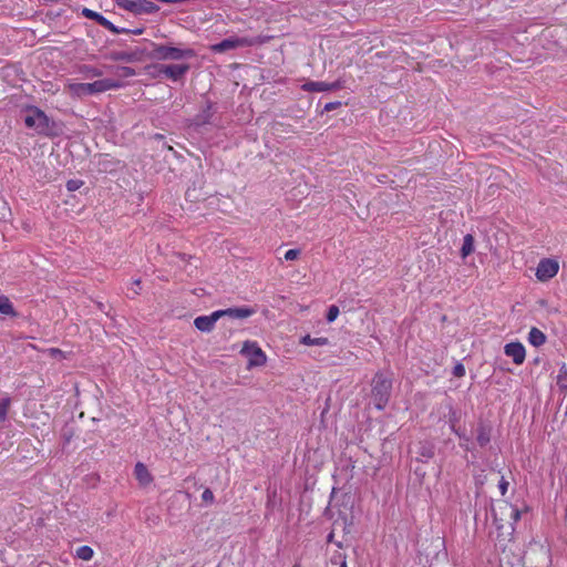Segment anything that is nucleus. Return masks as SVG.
Segmentation results:
<instances>
[{
  "mask_svg": "<svg viewBox=\"0 0 567 567\" xmlns=\"http://www.w3.org/2000/svg\"><path fill=\"white\" fill-rule=\"evenodd\" d=\"M140 284H141V280H140V279H135V280L133 281V286H134V287H138V286H140Z\"/></svg>",
  "mask_w": 567,
  "mask_h": 567,
  "instance_id": "nucleus-40",
  "label": "nucleus"
},
{
  "mask_svg": "<svg viewBox=\"0 0 567 567\" xmlns=\"http://www.w3.org/2000/svg\"><path fill=\"white\" fill-rule=\"evenodd\" d=\"M11 401L9 398H3L0 400V422L7 419L8 410L10 408Z\"/></svg>",
  "mask_w": 567,
  "mask_h": 567,
  "instance_id": "nucleus-25",
  "label": "nucleus"
},
{
  "mask_svg": "<svg viewBox=\"0 0 567 567\" xmlns=\"http://www.w3.org/2000/svg\"><path fill=\"white\" fill-rule=\"evenodd\" d=\"M252 41L248 38L230 37L224 39L219 43L210 45V50L215 53H224L226 51L235 50L237 48L251 45Z\"/></svg>",
  "mask_w": 567,
  "mask_h": 567,
  "instance_id": "nucleus-7",
  "label": "nucleus"
},
{
  "mask_svg": "<svg viewBox=\"0 0 567 567\" xmlns=\"http://www.w3.org/2000/svg\"><path fill=\"white\" fill-rule=\"evenodd\" d=\"M94 555L93 549L90 546L83 545L76 549V557L82 560H90Z\"/></svg>",
  "mask_w": 567,
  "mask_h": 567,
  "instance_id": "nucleus-22",
  "label": "nucleus"
},
{
  "mask_svg": "<svg viewBox=\"0 0 567 567\" xmlns=\"http://www.w3.org/2000/svg\"><path fill=\"white\" fill-rule=\"evenodd\" d=\"M504 353L513 359L517 365L522 364L526 358L525 347L520 342H511L504 347Z\"/></svg>",
  "mask_w": 567,
  "mask_h": 567,
  "instance_id": "nucleus-11",
  "label": "nucleus"
},
{
  "mask_svg": "<svg viewBox=\"0 0 567 567\" xmlns=\"http://www.w3.org/2000/svg\"><path fill=\"white\" fill-rule=\"evenodd\" d=\"M189 70L188 64H168L159 65V73L165 75L172 81L181 80Z\"/></svg>",
  "mask_w": 567,
  "mask_h": 567,
  "instance_id": "nucleus-10",
  "label": "nucleus"
},
{
  "mask_svg": "<svg viewBox=\"0 0 567 567\" xmlns=\"http://www.w3.org/2000/svg\"><path fill=\"white\" fill-rule=\"evenodd\" d=\"M219 312L214 311L209 316H200L194 320L195 327L202 332H210L216 321L219 319Z\"/></svg>",
  "mask_w": 567,
  "mask_h": 567,
  "instance_id": "nucleus-13",
  "label": "nucleus"
},
{
  "mask_svg": "<svg viewBox=\"0 0 567 567\" xmlns=\"http://www.w3.org/2000/svg\"><path fill=\"white\" fill-rule=\"evenodd\" d=\"M474 251V237L471 234L465 235L463 239V245L461 248V255L463 258H466Z\"/></svg>",
  "mask_w": 567,
  "mask_h": 567,
  "instance_id": "nucleus-17",
  "label": "nucleus"
},
{
  "mask_svg": "<svg viewBox=\"0 0 567 567\" xmlns=\"http://www.w3.org/2000/svg\"><path fill=\"white\" fill-rule=\"evenodd\" d=\"M498 488L501 491V494L504 496L508 488V482L505 480L504 476H502L501 481L498 482Z\"/></svg>",
  "mask_w": 567,
  "mask_h": 567,
  "instance_id": "nucleus-33",
  "label": "nucleus"
},
{
  "mask_svg": "<svg viewBox=\"0 0 567 567\" xmlns=\"http://www.w3.org/2000/svg\"><path fill=\"white\" fill-rule=\"evenodd\" d=\"M206 122H207V120H206V118H204V120H196V124H197V125L204 124V123H206Z\"/></svg>",
  "mask_w": 567,
  "mask_h": 567,
  "instance_id": "nucleus-39",
  "label": "nucleus"
},
{
  "mask_svg": "<svg viewBox=\"0 0 567 567\" xmlns=\"http://www.w3.org/2000/svg\"><path fill=\"white\" fill-rule=\"evenodd\" d=\"M80 72L85 79L100 78L103 75V72L100 69L91 65H83Z\"/></svg>",
  "mask_w": 567,
  "mask_h": 567,
  "instance_id": "nucleus-20",
  "label": "nucleus"
},
{
  "mask_svg": "<svg viewBox=\"0 0 567 567\" xmlns=\"http://www.w3.org/2000/svg\"><path fill=\"white\" fill-rule=\"evenodd\" d=\"M392 380L382 372L375 373L371 382V399L378 410H383L391 396Z\"/></svg>",
  "mask_w": 567,
  "mask_h": 567,
  "instance_id": "nucleus-2",
  "label": "nucleus"
},
{
  "mask_svg": "<svg viewBox=\"0 0 567 567\" xmlns=\"http://www.w3.org/2000/svg\"><path fill=\"white\" fill-rule=\"evenodd\" d=\"M82 185H83V182H82V181H80V179H70V181L66 183V188H68V190H70V192H75V190H78Z\"/></svg>",
  "mask_w": 567,
  "mask_h": 567,
  "instance_id": "nucleus-28",
  "label": "nucleus"
},
{
  "mask_svg": "<svg viewBox=\"0 0 567 567\" xmlns=\"http://www.w3.org/2000/svg\"><path fill=\"white\" fill-rule=\"evenodd\" d=\"M112 60L133 62L136 60V55L133 52H114L112 54Z\"/></svg>",
  "mask_w": 567,
  "mask_h": 567,
  "instance_id": "nucleus-24",
  "label": "nucleus"
},
{
  "mask_svg": "<svg viewBox=\"0 0 567 567\" xmlns=\"http://www.w3.org/2000/svg\"><path fill=\"white\" fill-rule=\"evenodd\" d=\"M101 25L115 34L120 33V30L107 19H105V24H101Z\"/></svg>",
  "mask_w": 567,
  "mask_h": 567,
  "instance_id": "nucleus-34",
  "label": "nucleus"
},
{
  "mask_svg": "<svg viewBox=\"0 0 567 567\" xmlns=\"http://www.w3.org/2000/svg\"><path fill=\"white\" fill-rule=\"evenodd\" d=\"M293 567H300L299 565H295Z\"/></svg>",
  "mask_w": 567,
  "mask_h": 567,
  "instance_id": "nucleus-45",
  "label": "nucleus"
},
{
  "mask_svg": "<svg viewBox=\"0 0 567 567\" xmlns=\"http://www.w3.org/2000/svg\"><path fill=\"white\" fill-rule=\"evenodd\" d=\"M302 90L307 92H324V91H336L341 87L340 81L327 83L322 81H309L302 84Z\"/></svg>",
  "mask_w": 567,
  "mask_h": 567,
  "instance_id": "nucleus-12",
  "label": "nucleus"
},
{
  "mask_svg": "<svg viewBox=\"0 0 567 567\" xmlns=\"http://www.w3.org/2000/svg\"><path fill=\"white\" fill-rule=\"evenodd\" d=\"M476 441L480 446H485L491 441V431L485 425H480L477 429Z\"/></svg>",
  "mask_w": 567,
  "mask_h": 567,
  "instance_id": "nucleus-19",
  "label": "nucleus"
},
{
  "mask_svg": "<svg viewBox=\"0 0 567 567\" xmlns=\"http://www.w3.org/2000/svg\"><path fill=\"white\" fill-rule=\"evenodd\" d=\"M558 270V261L554 259H542L536 269V277L539 281H547L554 278Z\"/></svg>",
  "mask_w": 567,
  "mask_h": 567,
  "instance_id": "nucleus-8",
  "label": "nucleus"
},
{
  "mask_svg": "<svg viewBox=\"0 0 567 567\" xmlns=\"http://www.w3.org/2000/svg\"><path fill=\"white\" fill-rule=\"evenodd\" d=\"M465 443H461V446H465V444L468 442V439H464Z\"/></svg>",
  "mask_w": 567,
  "mask_h": 567,
  "instance_id": "nucleus-44",
  "label": "nucleus"
},
{
  "mask_svg": "<svg viewBox=\"0 0 567 567\" xmlns=\"http://www.w3.org/2000/svg\"><path fill=\"white\" fill-rule=\"evenodd\" d=\"M422 457L431 458L434 455L433 447L432 446H422L420 452Z\"/></svg>",
  "mask_w": 567,
  "mask_h": 567,
  "instance_id": "nucleus-30",
  "label": "nucleus"
},
{
  "mask_svg": "<svg viewBox=\"0 0 567 567\" xmlns=\"http://www.w3.org/2000/svg\"><path fill=\"white\" fill-rule=\"evenodd\" d=\"M0 313L7 316H16V311L9 298L4 295H0Z\"/></svg>",
  "mask_w": 567,
  "mask_h": 567,
  "instance_id": "nucleus-18",
  "label": "nucleus"
},
{
  "mask_svg": "<svg viewBox=\"0 0 567 567\" xmlns=\"http://www.w3.org/2000/svg\"><path fill=\"white\" fill-rule=\"evenodd\" d=\"M53 354H60L61 353V350L59 349H51L50 350Z\"/></svg>",
  "mask_w": 567,
  "mask_h": 567,
  "instance_id": "nucleus-41",
  "label": "nucleus"
},
{
  "mask_svg": "<svg viewBox=\"0 0 567 567\" xmlns=\"http://www.w3.org/2000/svg\"><path fill=\"white\" fill-rule=\"evenodd\" d=\"M28 127L34 128L39 134H47L50 131V118L38 107L29 110L24 117Z\"/></svg>",
  "mask_w": 567,
  "mask_h": 567,
  "instance_id": "nucleus-5",
  "label": "nucleus"
},
{
  "mask_svg": "<svg viewBox=\"0 0 567 567\" xmlns=\"http://www.w3.org/2000/svg\"><path fill=\"white\" fill-rule=\"evenodd\" d=\"M546 336L538 328L533 327L528 333V342L538 348L546 342Z\"/></svg>",
  "mask_w": 567,
  "mask_h": 567,
  "instance_id": "nucleus-16",
  "label": "nucleus"
},
{
  "mask_svg": "<svg viewBox=\"0 0 567 567\" xmlns=\"http://www.w3.org/2000/svg\"><path fill=\"white\" fill-rule=\"evenodd\" d=\"M202 499L206 503H213L214 502V494L209 488H206L202 494Z\"/></svg>",
  "mask_w": 567,
  "mask_h": 567,
  "instance_id": "nucleus-32",
  "label": "nucleus"
},
{
  "mask_svg": "<svg viewBox=\"0 0 567 567\" xmlns=\"http://www.w3.org/2000/svg\"><path fill=\"white\" fill-rule=\"evenodd\" d=\"M453 375L456 377V378H462L464 377L465 374V368L462 363H457L454 368H453Z\"/></svg>",
  "mask_w": 567,
  "mask_h": 567,
  "instance_id": "nucleus-31",
  "label": "nucleus"
},
{
  "mask_svg": "<svg viewBox=\"0 0 567 567\" xmlns=\"http://www.w3.org/2000/svg\"><path fill=\"white\" fill-rule=\"evenodd\" d=\"M133 32H134L135 34H141V33H142V30H141V29H138V30H135V31H133Z\"/></svg>",
  "mask_w": 567,
  "mask_h": 567,
  "instance_id": "nucleus-43",
  "label": "nucleus"
},
{
  "mask_svg": "<svg viewBox=\"0 0 567 567\" xmlns=\"http://www.w3.org/2000/svg\"><path fill=\"white\" fill-rule=\"evenodd\" d=\"M243 353L249 358V365L260 367L266 362V355L255 342H245Z\"/></svg>",
  "mask_w": 567,
  "mask_h": 567,
  "instance_id": "nucleus-9",
  "label": "nucleus"
},
{
  "mask_svg": "<svg viewBox=\"0 0 567 567\" xmlns=\"http://www.w3.org/2000/svg\"><path fill=\"white\" fill-rule=\"evenodd\" d=\"M299 255H300L299 249H289L285 254V259L286 260H296L299 257Z\"/></svg>",
  "mask_w": 567,
  "mask_h": 567,
  "instance_id": "nucleus-29",
  "label": "nucleus"
},
{
  "mask_svg": "<svg viewBox=\"0 0 567 567\" xmlns=\"http://www.w3.org/2000/svg\"><path fill=\"white\" fill-rule=\"evenodd\" d=\"M134 474H135V477L136 480L138 481V483L142 485V486H147L152 483L153 481V476L152 474L150 473V471L147 470V467L138 462L136 465H135V468H134Z\"/></svg>",
  "mask_w": 567,
  "mask_h": 567,
  "instance_id": "nucleus-15",
  "label": "nucleus"
},
{
  "mask_svg": "<svg viewBox=\"0 0 567 567\" xmlns=\"http://www.w3.org/2000/svg\"><path fill=\"white\" fill-rule=\"evenodd\" d=\"M134 295H138V290L136 288H132Z\"/></svg>",
  "mask_w": 567,
  "mask_h": 567,
  "instance_id": "nucleus-42",
  "label": "nucleus"
},
{
  "mask_svg": "<svg viewBox=\"0 0 567 567\" xmlns=\"http://www.w3.org/2000/svg\"><path fill=\"white\" fill-rule=\"evenodd\" d=\"M219 318L229 317L233 319H245L255 313V310L248 307L228 308L224 310H217Z\"/></svg>",
  "mask_w": 567,
  "mask_h": 567,
  "instance_id": "nucleus-14",
  "label": "nucleus"
},
{
  "mask_svg": "<svg viewBox=\"0 0 567 567\" xmlns=\"http://www.w3.org/2000/svg\"><path fill=\"white\" fill-rule=\"evenodd\" d=\"M339 313L340 311L337 306H330L327 312V321L333 322L338 318Z\"/></svg>",
  "mask_w": 567,
  "mask_h": 567,
  "instance_id": "nucleus-27",
  "label": "nucleus"
},
{
  "mask_svg": "<svg viewBox=\"0 0 567 567\" xmlns=\"http://www.w3.org/2000/svg\"><path fill=\"white\" fill-rule=\"evenodd\" d=\"M492 515L497 528H503L504 522L508 518V524L514 529L513 525L520 519V511L507 502H503L496 508H493Z\"/></svg>",
  "mask_w": 567,
  "mask_h": 567,
  "instance_id": "nucleus-4",
  "label": "nucleus"
},
{
  "mask_svg": "<svg viewBox=\"0 0 567 567\" xmlns=\"http://www.w3.org/2000/svg\"><path fill=\"white\" fill-rule=\"evenodd\" d=\"M341 106V102L337 101V102H329L324 105L323 107V112H330V111H333L336 110L337 107Z\"/></svg>",
  "mask_w": 567,
  "mask_h": 567,
  "instance_id": "nucleus-35",
  "label": "nucleus"
},
{
  "mask_svg": "<svg viewBox=\"0 0 567 567\" xmlns=\"http://www.w3.org/2000/svg\"><path fill=\"white\" fill-rule=\"evenodd\" d=\"M105 17H103L102 14H100L99 12L95 13L93 20L96 21L100 25L101 24H105Z\"/></svg>",
  "mask_w": 567,
  "mask_h": 567,
  "instance_id": "nucleus-37",
  "label": "nucleus"
},
{
  "mask_svg": "<svg viewBox=\"0 0 567 567\" xmlns=\"http://www.w3.org/2000/svg\"><path fill=\"white\" fill-rule=\"evenodd\" d=\"M196 55L193 49H181L173 45L154 44L152 58L156 60H173L179 61L183 59L194 58Z\"/></svg>",
  "mask_w": 567,
  "mask_h": 567,
  "instance_id": "nucleus-3",
  "label": "nucleus"
},
{
  "mask_svg": "<svg viewBox=\"0 0 567 567\" xmlns=\"http://www.w3.org/2000/svg\"><path fill=\"white\" fill-rule=\"evenodd\" d=\"M328 339L327 338H311L310 336H305L302 339H301V343L302 344H306V346H326L328 344Z\"/></svg>",
  "mask_w": 567,
  "mask_h": 567,
  "instance_id": "nucleus-23",
  "label": "nucleus"
},
{
  "mask_svg": "<svg viewBox=\"0 0 567 567\" xmlns=\"http://www.w3.org/2000/svg\"><path fill=\"white\" fill-rule=\"evenodd\" d=\"M557 385L566 391L567 390V365L563 363L559 368V372L557 375Z\"/></svg>",
  "mask_w": 567,
  "mask_h": 567,
  "instance_id": "nucleus-21",
  "label": "nucleus"
},
{
  "mask_svg": "<svg viewBox=\"0 0 567 567\" xmlns=\"http://www.w3.org/2000/svg\"><path fill=\"white\" fill-rule=\"evenodd\" d=\"M117 6L135 14H151L159 10L158 6L148 0H117Z\"/></svg>",
  "mask_w": 567,
  "mask_h": 567,
  "instance_id": "nucleus-6",
  "label": "nucleus"
},
{
  "mask_svg": "<svg viewBox=\"0 0 567 567\" xmlns=\"http://www.w3.org/2000/svg\"><path fill=\"white\" fill-rule=\"evenodd\" d=\"M115 73L120 78H131V76H134L136 74L135 70L130 68V66H118V68H116Z\"/></svg>",
  "mask_w": 567,
  "mask_h": 567,
  "instance_id": "nucleus-26",
  "label": "nucleus"
},
{
  "mask_svg": "<svg viewBox=\"0 0 567 567\" xmlns=\"http://www.w3.org/2000/svg\"><path fill=\"white\" fill-rule=\"evenodd\" d=\"M327 540H328L329 543H334V533H333V532H331V533L328 535Z\"/></svg>",
  "mask_w": 567,
  "mask_h": 567,
  "instance_id": "nucleus-38",
  "label": "nucleus"
},
{
  "mask_svg": "<svg viewBox=\"0 0 567 567\" xmlns=\"http://www.w3.org/2000/svg\"><path fill=\"white\" fill-rule=\"evenodd\" d=\"M123 83L118 80L103 79L92 83H69V92L76 97L103 93L110 90L120 89Z\"/></svg>",
  "mask_w": 567,
  "mask_h": 567,
  "instance_id": "nucleus-1",
  "label": "nucleus"
},
{
  "mask_svg": "<svg viewBox=\"0 0 567 567\" xmlns=\"http://www.w3.org/2000/svg\"><path fill=\"white\" fill-rule=\"evenodd\" d=\"M95 13H96L95 11H93V10H91V9H89V8H83V10H82V14H83L85 18L91 19V20H93V18H94Z\"/></svg>",
  "mask_w": 567,
  "mask_h": 567,
  "instance_id": "nucleus-36",
  "label": "nucleus"
}]
</instances>
